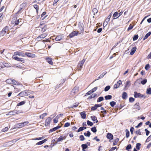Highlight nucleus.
<instances>
[{
    "label": "nucleus",
    "mask_w": 151,
    "mask_h": 151,
    "mask_svg": "<svg viewBox=\"0 0 151 151\" xmlns=\"http://www.w3.org/2000/svg\"><path fill=\"white\" fill-rule=\"evenodd\" d=\"M135 100L134 98L132 97H130L129 99V101L130 102H133Z\"/></svg>",
    "instance_id": "53"
},
{
    "label": "nucleus",
    "mask_w": 151,
    "mask_h": 151,
    "mask_svg": "<svg viewBox=\"0 0 151 151\" xmlns=\"http://www.w3.org/2000/svg\"><path fill=\"white\" fill-rule=\"evenodd\" d=\"M105 99L106 100H109L111 99L112 96L110 95H108L105 96Z\"/></svg>",
    "instance_id": "31"
},
{
    "label": "nucleus",
    "mask_w": 151,
    "mask_h": 151,
    "mask_svg": "<svg viewBox=\"0 0 151 151\" xmlns=\"http://www.w3.org/2000/svg\"><path fill=\"white\" fill-rule=\"evenodd\" d=\"M79 138L81 141H83L85 139V138L83 135H81L79 136Z\"/></svg>",
    "instance_id": "57"
},
{
    "label": "nucleus",
    "mask_w": 151,
    "mask_h": 151,
    "mask_svg": "<svg viewBox=\"0 0 151 151\" xmlns=\"http://www.w3.org/2000/svg\"><path fill=\"white\" fill-rule=\"evenodd\" d=\"M91 118L93 121H95L96 120L97 117L95 116H93L91 117Z\"/></svg>",
    "instance_id": "52"
},
{
    "label": "nucleus",
    "mask_w": 151,
    "mask_h": 151,
    "mask_svg": "<svg viewBox=\"0 0 151 151\" xmlns=\"http://www.w3.org/2000/svg\"><path fill=\"white\" fill-rule=\"evenodd\" d=\"M25 55H26L27 57L30 58H34L35 57V55L29 52H26L25 53Z\"/></svg>",
    "instance_id": "7"
},
{
    "label": "nucleus",
    "mask_w": 151,
    "mask_h": 151,
    "mask_svg": "<svg viewBox=\"0 0 151 151\" xmlns=\"http://www.w3.org/2000/svg\"><path fill=\"white\" fill-rule=\"evenodd\" d=\"M133 26L131 24H130L129 25V26L128 27L127 30H130L131 29H132L133 28Z\"/></svg>",
    "instance_id": "63"
},
{
    "label": "nucleus",
    "mask_w": 151,
    "mask_h": 151,
    "mask_svg": "<svg viewBox=\"0 0 151 151\" xmlns=\"http://www.w3.org/2000/svg\"><path fill=\"white\" fill-rule=\"evenodd\" d=\"M7 27H5L2 30L1 32V35L2 36H4V34L6 32L7 28Z\"/></svg>",
    "instance_id": "11"
},
{
    "label": "nucleus",
    "mask_w": 151,
    "mask_h": 151,
    "mask_svg": "<svg viewBox=\"0 0 151 151\" xmlns=\"http://www.w3.org/2000/svg\"><path fill=\"white\" fill-rule=\"evenodd\" d=\"M16 114V111L13 110V111L9 112V114H7V115H15Z\"/></svg>",
    "instance_id": "24"
},
{
    "label": "nucleus",
    "mask_w": 151,
    "mask_h": 151,
    "mask_svg": "<svg viewBox=\"0 0 151 151\" xmlns=\"http://www.w3.org/2000/svg\"><path fill=\"white\" fill-rule=\"evenodd\" d=\"M3 64L4 66L8 68L11 66V64L9 63H3Z\"/></svg>",
    "instance_id": "32"
},
{
    "label": "nucleus",
    "mask_w": 151,
    "mask_h": 151,
    "mask_svg": "<svg viewBox=\"0 0 151 151\" xmlns=\"http://www.w3.org/2000/svg\"><path fill=\"white\" fill-rule=\"evenodd\" d=\"M86 128V127H79V128L78 129L77 131V132H79L81 131H82L84 129H85Z\"/></svg>",
    "instance_id": "22"
},
{
    "label": "nucleus",
    "mask_w": 151,
    "mask_h": 151,
    "mask_svg": "<svg viewBox=\"0 0 151 151\" xmlns=\"http://www.w3.org/2000/svg\"><path fill=\"white\" fill-rule=\"evenodd\" d=\"M79 33L78 31H73L69 35V36L70 38H72L76 36H77Z\"/></svg>",
    "instance_id": "4"
},
{
    "label": "nucleus",
    "mask_w": 151,
    "mask_h": 151,
    "mask_svg": "<svg viewBox=\"0 0 151 151\" xmlns=\"http://www.w3.org/2000/svg\"><path fill=\"white\" fill-rule=\"evenodd\" d=\"M87 123L88 125L90 126H92L93 124V122L89 120H87Z\"/></svg>",
    "instance_id": "40"
},
{
    "label": "nucleus",
    "mask_w": 151,
    "mask_h": 151,
    "mask_svg": "<svg viewBox=\"0 0 151 151\" xmlns=\"http://www.w3.org/2000/svg\"><path fill=\"white\" fill-rule=\"evenodd\" d=\"M109 104L111 106L114 107L116 105V103L114 101H112L110 102Z\"/></svg>",
    "instance_id": "46"
},
{
    "label": "nucleus",
    "mask_w": 151,
    "mask_h": 151,
    "mask_svg": "<svg viewBox=\"0 0 151 151\" xmlns=\"http://www.w3.org/2000/svg\"><path fill=\"white\" fill-rule=\"evenodd\" d=\"M27 4L26 3H23L22 4L20 5V8H21V9H23V7H25L26 6Z\"/></svg>",
    "instance_id": "38"
},
{
    "label": "nucleus",
    "mask_w": 151,
    "mask_h": 151,
    "mask_svg": "<svg viewBox=\"0 0 151 151\" xmlns=\"http://www.w3.org/2000/svg\"><path fill=\"white\" fill-rule=\"evenodd\" d=\"M91 130L93 133H96L97 131L96 127L94 126L91 128Z\"/></svg>",
    "instance_id": "30"
},
{
    "label": "nucleus",
    "mask_w": 151,
    "mask_h": 151,
    "mask_svg": "<svg viewBox=\"0 0 151 151\" xmlns=\"http://www.w3.org/2000/svg\"><path fill=\"white\" fill-rule=\"evenodd\" d=\"M137 47H133L131 50L130 54L132 55L136 51Z\"/></svg>",
    "instance_id": "16"
},
{
    "label": "nucleus",
    "mask_w": 151,
    "mask_h": 151,
    "mask_svg": "<svg viewBox=\"0 0 151 151\" xmlns=\"http://www.w3.org/2000/svg\"><path fill=\"white\" fill-rule=\"evenodd\" d=\"M150 68V65L149 64H147L145 67V69L146 70H147Z\"/></svg>",
    "instance_id": "60"
},
{
    "label": "nucleus",
    "mask_w": 151,
    "mask_h": 151,
    "mask_svg": "<svg viewBox=\"0 0 151 151\" xmlns=\"http://www.w3.org/2000/svg\"><path fill=\"white\" fill-rule=\"evenodd\" d=\"M14 55H15L16 56V55H19L21 56L22 57H24L25 56V53H24L17 51L14 52Z\"/></svg>",
    "instance_id": "6"
},
{
    "label": "nucleus",
    "mask_w": 151,
    "mask_h": 151,
    "mask_svg": "<svg viewBox=\"0 0 151 151\" xmlns=\"http://www.w3.org/2000/svg\"><path fill=\"white\" fill-rule=\"evenodd\" d=\"M107 72L106 71L104 72L101 74L99 76V78H102L106 74Z\"/></svg>",
    "instance_id": "25"
},
{
    "label": "nucleus",
    "mask_w": 151,
    "mask_h": 151,
    "mask_svg": "<svg viewBox=\"0 0 151 151\" xmlns=\"http://www.w3.org/2000/svg\"><path fill=\"white\" fill-rule=\"evenodd\" d=\"M92 93H93V92H92L90 90L85 94V96H86L87 95H91Z\"/></svg>",
    "instance_id": "59"
},
{
    "label": "nucleus",
    "mask_w": 151,
    "mask_h": 151,
    "mask_svg": "<svg viewBox=\"0 0 151 151\" xmlns=\"http://www.w3.org/2000/svg\"><path fill=\"white\" fill-rule=\"evenodd\" d=\"M113 16V17H114L113 18V19H116L119 17V13L117 12H115Z\"/></svg>",
    "instance_id": "14"
},
{
    "label": "nucleus",
    "mask_w": 151,
    "mask_h": 151,
    "mask_svg": "<svg viewBox=\"0 0 151 151\" xmlns=\"http://www.w3.org/2000/svg\"><path fill=\"white\" fill-rule=\"evenodd\" d=\"M47 34L45 33L41 35H40V37L42 39L45 38L46 36H47Z\"/></svg>",
    "instance_id": "39"
},
{
    "label": "nucleus",
    "mask_w": 151,
    "mask_h": 151,
    "mask_svg": "<svg viewBox=\"0 0 151 151\" xmlns=\"http://www.w3.org/2000/svg\"><path fill=\"white\" fill-rule=\"evenodd\" d=\"M146 93L147 94L151 95V88H147V89Z\"/></svg>",
    "instance_id": "27"
},
{
    "label": "nucleus",
    "mask_w": 151,
    "mask_h": 151,
    "mask_svg": "<svg viewBox=\"0 0 151 151\" xmlns=\"http://www.w3.org/2000/svg\"><path fill=\"white\" fill-rule=\"evenodd\" d=\"M106 137L109 139L112 140L113 139V136L111 133H108L107 134Z\"/></svg>",
    "instance_id": "9"
},
{
    "label": "nucleus",
    "mask_w": 151,
    "mask_h": 151,
    "mask_svg": "<svg viewBox=\"0 0 151 151\" xmlns=\"http://www.w3.org/2000/svg\"><path fill=\"white\" fill-rule=\"evenodd\" d=\"M15 126L16 128H20L24 127V125L22 123H20L17 124Z\"/></svg>",
    "instance_id": "17"
},
{
    "label": "nucleus",
    "mask_w": 151,
    "mask_h": 151,
    "mask_svg": "<svg viewBox=\"0 0 151 151\" xmlns=\"http://www.w3.org/2000/svg\"><path fill=\"white\" fill-rule=\"evenodd\" d=\"M12 58L16 60L20 61L23 63H24L25 62V60L23 58H19L15 55H13Z\"/></svg>",
    "instance_id": "5"
},
{
    "label": "nucleus",
    "mask_w": 151,
    "mask_h": 151,
    "mask_svg": "<svg viewBox=\"0 0 151 151\" xmlns=\"http://www.w3.org/2000/svg\"><path fill=\"white\" fill-rule=\"evenodd\" d=\"M19 19H18L17 20H16V21L15 22L14 26L17 25L19 23Z\"/></svg>",
    "instance_id": "62"
},
{
    "label": "nucleus",
    "mask_w": 151,
    "mask_h": 151,
    "mask_svg": "<svg viewBox=\"0 0 151 151\" xmlns=\"http://www.w3.org/2000/svg\"><path fill=\"white\" fill-rule=\"evenodd\" d=\"M151 34V32H149L147 33L143 39V40H145L147 39Z\"/></svg>",
    "instance_id": "21"
},
{
    "label": "nucleus",
    "mask_w": 151,
    "mask_h": 151,
    "mask_svg": "<svg viewBox=\"0 0 151 151\" xmlns=\"http://www.w3.org/2000/svg\"><path fill=\"white\" fill-rule=\"evenodd\" d=\"M151 140V135L149 136L147 138V139L145 141L146 142H147Z\"/></svg>",
    "instance_id": "58"
},
{
    "label": "nucleus",
    "mask_w": 151,
    "mask_h": 151,
    "mask_svg": "<svg viewBox=\"0 0 151 151\" xmlns=\"http://www.w3.org/2000/svg\"><path fill=\"white\" fill-rule=\"evenodd\" d=\"M139 103L138 102L135 104L134 105V109L137 110H139L140 109V107L139 105Z\"/></svg>",
    "instance_id": "15"
},
{
    "label": "nucleus",
    "mask_w": 151,
    "mask_h": 151,
    "mask_svg": "<svg viewBox=\"0 0 151 151\" xmlns=\"http://www.w3.org/2000/svg\"><path fill=\"white\" fill-rule=\"evenodd\" d=\"M111 16V14H110L107 17V18L105 19V22L107 23L109 21L110 19Z\"/></svg>",
    "instance_id": "28"
},
{
    "label": "nucleus",
    "mask_w": 151,
    "mask_h": 151,
    "mask_svg": "<svg viewBox=\"0 0 151 151\" xmlns=\"http://www.w3.org/2000/svg\"><path fill=\"white\" fill-rule=\"evenodd\" d=\"M97 96V94L96 93L93 94L92 95L90 96L88 98V99H91L96 97Z\"/></svg>",
    "instance_id": "34"
},
{
    "label": "nucleus",
    "mask_w": 151,
    "mask_h": 151,
    "mask_svg": "<svg viewBox=\"0 0 151 151\" xmlns=\"http://www.w3.org/2000/svg\"><path fill=\"white\" fill-rule=\"evenodd\" d=\"M47 115V114L46 113H45L43 114L40 116V118L43 119L44 117L46 116Z\"/></svg>",
    "instance_id": "48"
},
{
    "label": "nucleus",
    "mask_w": 151,
    "mask_h": 151,
    "mask_svg": "<svg viewBox=\"0 0 151 151\" xmlns=\"http://www.w3.org/2000/svg\"><path fill=\"white\" fill-rule=\"evenodd\" d=\"M110 88V86H106L104 88V90L105 91H108Z\"/></svg>",
    "instance_id": "51"
},
{
    "label": "nucleus",
    "mask_w": 151,
    "mask_h": 151,
    "mask_svg": "<svg viewBox=\"0 0 151 151\" xmlns=\"http://www.w3.org/2000/svg\"><path fill=\"white\" fill-rule=\"evenodd\" d=\"M12 84H13L14 85H19V83H18L17 81H16L15 80L12 79Z\"/></svg>",
    "instance_id": "26"
},
{
    "label": "nucleus",
    "mask_w": 151,
    "mask_h": 151,
    "mask_svg": "<svg viewBox=\"0 0 151 151\" xmlns=\"http://www.w3.org/2000/svg\"><path fill=\"white\" fill-rule=\"evenodd\" d=\"M63 38V36L62 35H59L56 37L55 38V40L56 41H60Z\"/></svg>",
    "instance_id": "10"
},
{
    "label": "nucleus",
    "mask_w": 151,
    "mask_h": 151,
    "mask_svg": "<svg viewBox=\"0 0 151 151\" xmlns=\"http://www.w3.org/2000/svg\"><path fill=\"white\" fill-rule=\"evenodd\" d=\"M104 100V98L103 96H100L97 99V102H100Z\"/></svg>",
    "instance_id": "35"
},
{
    "label": "nucleus",
    "mask_w": 151,
    "mask_h": 151,
    "mask_svg": "<svg viewBox=\"0 0 151 151\" xmlns=\"http://www.w3.org/2000/svg\"><path fill=\"white\" fill-rule=\"evenodd\" d=\"M46 61L50 64L52 65L53 64L52 59L51 58L49 57H47L46 58Z\"/></svg>",
    "instance_id": "12"
},
{
    "label": "nucleus",
    "mask_w": 151,
    "mask_h": 151,
    "mask_svg": "<svg viewBox=\"0 0 151 151\" xmlns=\"http://www.w3.org/2000/svg\"><path fill=\"white\" fill-rule=\"evenodd\" d=\"M147 82V80L146 79H144L143 80L141 81V83L143 85L146 84Z\"/></svg>",
    "instance_id": "43"
},
{
    "label": "nucleus",
    "mask_w": 151,
    "mask_h": 151,
    "mask_svg": "<svg viewBox=\"0 0 151 151\" xmlns=\"http://www.w3.org/2000/svg\"><path fill=\"white\" fill-rule=\"evenodd\" d=\"M145 132L146 134V136H147L150 133V132L147 129H145Z\"/></svg>",
    "instance_id": "61"
},
{
    "label": "nucleus",
    "mask_w": 151,
    "mask_h": 151,
    "mask_svg": "<svg viewBox=\"0 0 151 151\" xmlns=\"http://www.w3.org/2000/svg\"><path fill=\"white\" fill-rule=\"evenodd\" d=\"M141 95V93H138L136 91H135L134 93V96L135 98H140V96Z\"/></svg>",
    "instance_id": "19"
},
{
    "label": "nucleus",
    "mask_w": 151,
    "mask_h": 151,
    "mask_svg": "<svg viewBox=\"0 0 151 151\" xmlns=\"http://www.w3.org/2000/svg\"><path fill=\"white\" fill-rule=\"evenodd\" d=\"M79 88L78 86H75L72 90L71 92V94L73 95L77 93L79 91Z\"/></svg>",
    "instance_id": "2"
},
{
    "label": "nucleus",
    "mask_w": 151,
    "mask_h": 151,
    "mask_svg": "<svg viewBox=\"0 0 151 151\" xmlns=\"http://www.w3.org/2000/svg\"><path fill=\"white\" fill-rule=\"evenodd\" d=\"M131 85V82L130 81H127L125 85V88L129 87Z\"/></svg>",
    "instance_id": "20"
},
{
    "label": "nucleus",
    "mask_w": 151,
    "mask_h": 151,
    "mask_svg": "<svg viewBox=\"0 0 151 151\" xmlns=\"http://www.w3.org/2000/svg\"><path fill=\"white\" fill-rule=\"evenodd\" d=\"M82 148L86 149L88 148V145L87 144H83L81 145Z\"/></svg>",
    "instance_id": "45"
},
{
    "label": "nucleus",
    "mask_w": 151,
    "mask_h": 151,
    "mask_svg": "<svg viewBox=\"0 0 151 151\" xmlns=\"http://www.w3.org/2000/svg\"><path fill=\"white\" fill-rule=\"evenodd\" d=\"M141 145V144L140 143H138L136 144V149L138 150H139L140 148V147Z\"/></svg>",
    "instance_id": "44"
},
{
    "label": "nucleus",
    "mask_w": 151,
    "mask_h": 151,
    "mask_svg": "<svg viewBox=\"0 0 151 151\" xmlns=\"http://www.w3.org/2000/svg\"><path fill=\"white\" fill-rule=\"evenodd\" d=\"M51 119L50 118V117H48V118H47L45 120V126H47L49 125L50 124V122L51 121Z\"/></svg>",
    "instance_id": "8"
},
{
    "label": "nucleus",
    "mask_w": 151,
    "mask_h": 151,
    "mask_svg": "<svg viewBox=\"0 0 151 151\" xmlns=\"http://www.w3.org/2000/svg\"><path fill=\"white\" fill-rule=\"evenodd\" d=\"M138 35H136L134 36L133 37V41H135L137 40L138 38Z\"/></svg>",
    "instance_id": "50"
},
{
    "label": "nucleus",
    "mask_w": 151,
    "mask_h": 151,
    "mask_svg": "<svg viewBox=\"0 0 151 151\" xmlns=\"http://www.w3.org/2000/svg\"><path fill=\"white\" fill-rule=\"evenodd\" d=\"M70 125V123L69 122H66L64 126V127H67L69 126Z\"/></svg>",
    "instance_id": "64"
},
{
    "label": "nucleus",
    "mask_w": 151,
    "mask_h": 151,
    "mask_svg": "<svg viewBox=\"0 0 151 151\" xmlns=\"http://www.w3.org/2000/svg\"><path fill=\"white\" fill-rule=\"evenodd\" d=\"M125 132H126V137L127 138H128L129 136V132L127 129L125 130Z\"/></svg>",
    "instance_id": "37"
},
{
    "label": "nucleus",
    "mask_w": 151,
    "mask_h": 151,
    "mask_svg": "<svg viewBox=\"0 0 151 151\" xmlns=\"http://www.w3.org/2000/svg\"><path fill=\"white\" fill-rule=\"evenodd\" d=\"M81 117L82 119H85L86 118V114L84 111H83L80 113Z\"/></svg>",
    "instance_id": "13"
},
{
    "label": "nucleus",
    "mask_w": 151,
    "mask_h": 151,
    "mask_svg": "<svg viewBox=\"0 0 151 151\" xmlns=\"http://www.w3.org/2000/svg\"><path fill=\"white\" fill-rule=\"evenodd\" d=\"M59 118V117L58 116H57L54 119H53V122L55 123H56L58 122V118Z\"/></svg>",
    "instance_id": "42"
},
{
    "label": "nucleus",
    "mask_w": 151,
    "mask_h": 151,
    "mask_svg": "<svg viewBox=\"0 0 151 151\" xmlns=\"http://www.w3.org/2000/svg\"><path fill=\"white\" fill-rule=\"evenodd\" d=\"M25 101H22L17 104V106H19L22 105L24 104H25Z\"/></svg>",
    "instance_id": "41"
},
{
    "label": "nucleus",
    "mask_w": 151,
    "mask_h": 151,
    "mask_svg": "<svg viewBox=\"0 0 151 151\" xmlns=\"http://www.w3.org/2000/svg\"><path fill=\"white\" fill-rule=\"evenodd\" d=\"M12 79H8L6 80V82L9 84H11Z\"/></svg>",
    "instance_id": "55"
},
{
    "label": "nucleus",
    "mask_w": 151,
    "mask_h": 151,
    "mask_svg": "<svg viewBox=\"0 0 151 151\" xmlns=\"http://www.w3.org/2000/svg\"><path fill=\"white\" fill-rule=\"evenodd\" d=\"M84 134L85 136L89 137L90 136L91 134V133L89 131H88L87 132V133H84Z\"/></svg>",
    "instance_id": "23"
},
{
    "label": "nucleus",
    "mask_w": 151,
    "mask_h": 151,
    "mask_svg": "<svg viewBox=\"0 0 151 151\" xmlns=\"http://www.w3.org/2000/svg\"><path fill=\"white\" fill-rule=\"evenodd\" d=\"M132 148V145L131 144H129L128 145L126 148V149L127 150H129Z\"/></svg>",
    "instance_id": "47"
},
{
    "label": "nucleus",
    "mask_w": 151,
    "mask_h": 151,
    "mask_svg": "<svg viewBox=\"0 0 151 151\" xmlns=\"http://www.w3.org/2000/svg\"><path fill=\"white\" fill-rule=\"evenodd\" d=\"M127 97V94L126 92H124L122 96V98L124 99H126Z\"/></svg>",
    "instance_id": "18"
},
{
    "label": "nucleus",
    "mask_w": 151,
    "mask_h": 151,
    "mask_svg": "<svg viewBox=\"0 0 151 151\" xmlns=\"http://www.w3.org/2000/svg\"><path fill=\"white\" fill-rule=\"evenodd\" d=\"M97 109V107L96 104L93 106L91 107V111H95Z\"/></svg>",
    "instance_id": "56"
},
{
    "label": "nucleus",
    "mask_w": 151,
    "mask_h": 151,
    "mask_svg": "<svg viewBox=\"0 0 151 151\" xmlns=\"http://www.w3.org/2000/svg\"><path fill=\"white\" fill-rule=\"evenodd\" d=\"M31 91L28 90H25L22 91L17 96H19L21 97H23L24 96H26L29 95L31 93Z\"/></svg>",
    "instance_id": "1"
},
{
    "label": "nucleus",
    "mask_w": 151,
    "mask_h": 151,
    "mask_svg": "<svg viewBox=\"0 0 151 151\" xmlns=\"http://www.w3.org/2000/svg\"><path fill=\"white\" fill-rule=\"evenodd\" d=\"M119 140V138H116L114 140V142L113 143V145H116Z\"/></svg>",
    "instance_id": "49"
},
{
    "label": "nucleus",
    "mask_w": 151,
    "mask_h": 151,
    "mask_svg": "<svg viewBox=\"0 0 151 151\" xmlns=\"http://www.w3.org/2000/svg\"><path fill=\"white\" fill-rule=\"evenodd\" d=\"M85 61V60L84 59L81 62H79L78 63L77 66V68L80 70H81L82 66H83Z\"/></svg>",
    "instance_id": "3"
},
{
    "label": "nucleus",
    "mask_w": 151,
    "mask_h": 151,
    "mask_svg": "<svg viewBox=\"0 0 151 151\" xmlns=\"http://www.w3.org/2000/svg\"><path fill=\"white\" fill-rule=\"evenodd\" d=\"M57 130L55 127H54L53 128L50 129L49 131V133L52 132H54Z\"/></svg>",
    "instance_id": "54"
},
{
    "label": "nucleus",
    "mask_w": 151,
    "mask_h": 151,
    "mask_svg": "<svg viewBox=\"0 0 151 151\" xmlns=\"http://www.w3.org/2000/svg\"><path fill=\"white\" fill-rule=\"evenodd\" d=\"M46 12H43L42 13V14H41V18L42 19V20L44 19L46 17V16H45V17H43L46 14Z\"/></svg>",
    "instance_id": "29"
},
{
    "label": "nucleus",
    "mask_w": 151,
    "mask_h": 151,
    "mask_svg": "<svg viewBox=\"0 0 151 151\" xmlns=\"http://www.w3.org/2000/svg\"><path fill=\"white\" fill-rule=\"evenodd\" d=\"M83 24H81L79 25V28L80 30L82 32L84 31V29L83 27Z\"/></svg>",
    "instance_id": "33"
},
{
    "label": "nucleus",
    "mask_w": 151,
    "mask_h": 151,
    "mask_svg": "<svg viewBox=\"0 0 151 151\" xmlns=\"http://www.w3.org/2000/svg\"><path fill=\"white\" fill-rule=\"evenodd\" d=\"M92 12L93 13V15H95L98 12L97 9L96 8H94L92 10Z\"/></svg>",
    "instance_id": "36"
}]
</instances>
